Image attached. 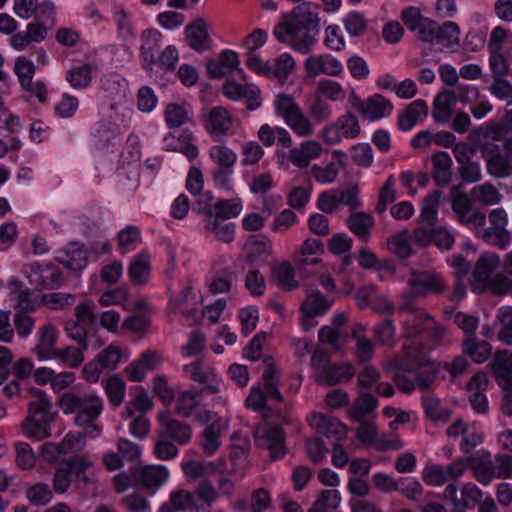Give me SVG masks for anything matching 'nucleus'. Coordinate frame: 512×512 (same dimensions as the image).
I'll use <instances>...</instances> for the list:
<instances>
[{"mask_svg":"<svg viewBox=\"0 0 512 512\" xmlns=\"http://www.w3.org/2000/svg\"><path fill=\"white\" fill-rule=\"evenodd\" d=\"M319 21L318 14L311 11L310 4L305 2L282 15L274 29V35L281 43L307 54L317 41Z\"/></svg>","mask_w":512,"mask_h":512,"instance_id":"1","label":"nucleus"},{"mask_svg":"<svg viewBox=\"0 0 512 512\" xmlns=\"http://www.w3.org/2000/svg\"><path fill=\"white\" fill-rule=\"evenodd\" d=\"M383 370H401L416 373L415 385L422 391L430 389L438 374V368L416 346L405 345L403 354L383 362Z\"/></svg>","mask_w":512,"mask_h":512,"instance_id":"2","label":"nucleus"},{"mask_svg":"<svg viewBox=\"0 0 512 512\" xmlns=\"http://www.w3.org/2000/svg\"><path fill=\"white\" fill-rule=\"evenodd\" d=\"M30 392L33 400L29 403L21 430L26 437L39 441L51 436V424L57 413L52 411V403L43 390L32 388Z\"/></svg>","mask_w":512,"mask_h":512,"instance_id":"3","label":"nucleus"},{"mask_svg":"<svg viewBox=\"0 0 512 512\" xmlns=\"http://www.w3.org/2000/svg\"><path fill=\"white\" fill-rule=\"evenodd\" d=\"M59 405L63 413L76 414V425L96 421L103 411V400L95 393L66 392L61 395Z\"/></svg>","mask_w":512,"mask_h":512,"instance_id":"4","label":"nucleus"},{"mask_svg":"<svg viewBox=\"0 0 512 512\" xmlns=\"http://www.w3.org/2000/svg\"><path fill=\"white\" fill-rule=\"evenodd\" d=\"M95 304L85 301L74 309V319L65 323L64 330L67 336L74 340L82 349L88 348V337L94 335L98 329Z\"/></svg>","mask_w":512,"mask_h":512,"instance_id":"5","label":"nucleus"},{"mask_svg":"<svg viewBox=\"0 0 512 512\" xmlns=\"http://www.w3.org/2000/svg\"><path fill=\"white\" fill-rule=\"evenodd\" d=\"M451 207L458 221L464 225H472L474 228L483 229L486 224L484 213L473 209V202L469 195L460 190L459 186H453L450 190Z\"/></svg>","mask_w":512,"mask_h":512,"instance_id":"6","label":"nucleus"},{"mask_svg":"<svg viewBox=\"0 0 512 512\" xmlns=\"http://www.w3.org/2000/svg\"><path fill=\"white\" fill-rule=\"evenodd\" d=\"M479 150L490 175L496 178L512 175V150H501L498 145L491 142L480 145Z\"/></svg>","mask_w":512,"mask_h":512,"instance_id":"7","label":"nucleus"},{"mask_svg":"<svg viewBox=\"0 0 512 512\" xmlns=\"http://www.w3.org/2000/svg\"><path fill=\"white\" fill-rule=\"evenodd\" d=\"M169 471L162 465H143L134 468L135 486L154 494L169 478Z\"/></svg>","mask_w":512,"mask_h":512,"instance_id":"8","label":"nucleus"},{"mask_svg":"<svg viewBox=\"0 0 512 512\" xmlns=\"http://www.w3.org/2000/svg\"><path fill=\"white\" fill-rule=\"evenodd\" d=\"M254 436L259 447L269 450L270 458L273 461L283 458L287 453L284 444L285 433L281 427L269 426L257 429Z\"/></svg>","mask_w":512,"mask_h":512,"instance_id":"9","label":"nucleus"},{"mask_svg":"<svg viewBox=\"0 0 512 512\" xmlns=\"http://www.w3.org/2000/svg\"><path fill=\"white\" fill-rule=\"evenodd\" d=\"M408 284L414 296H425L429 293L440 294L445 288L442 277L431 271L412 272Z\"/></svg>","mask_w":512,"mask_h":512,"instance_id":"10","label":"nucleus"},{"mask_svg":"<svg viewBox=\"0 0 512 512\" xmlns=\"http://www.w3.org/2000/svg\"><path fill=\"white\" fill-rule=\"evenodd\" d=\"M158 421L161 427L160 437L173 440L180 445L189 443L192 437V429L189 424L172 418L169 411L160 413Z\"/></svg>","mask_w":512,"mask_h":512,"instance_id":"11","label":"nucleus"},{"mask_svg":"<svg viewBox=\"0 0 512 512\" xmlns=\"http://www.w3.org/2000/svg\"><path fill=\"white\" fill-rule=\"evenodd\" d=\"M30 282L43 289H57L64 283L62 271L53 264L41 265L37 262L30 265Z\"/></svg>","mask_w":512,"mask_h":512,"instance_id":"12","label":"nucleus"},{"mask_svg":"<svg viewBox=\"0 0 512 512\" xmlns=\"http://www.w3.org/2000/svg\"><path fill=\"white\" fill-rule=\"evenodd\" d=\"M304 67L310 77L318 74L338 76L343 71L342 63L330 54L310 56L305 60Z\"/></svg>","mask_w":512,"mask_h":512,"instance_id":"13","label":"nucleus"},{"mask_svg":"<svg viewBox=\"0 0 512 512\" xmlns=\"http://www.w3.org/2000/svg\"><path fill=\"white\" fill-rule=\"evenodd\" d=\"M238 65V54L232 50H224L221 52L218 59H209L207 61L208 75L211 78L220 79L230 74L232 71L237 70L244 79V72L242 69L238 68Z\"/></svg>","mask_w":512,"mask_h":512,"instance_id":"14","label":"nucleus"},{"mask_svg":"<svg viewBox=\"0 0 512 512\" xmlns=\"http://www.w3.org/2000/svg\"><path fill=\"white\" fill-rule=\"evenodd\" d=\"M312 425L318 430V433L335 442H344L347 437V428L337 418L324 414H314L312 416Z\"/></svg>","mask_w":512,"mask_h":512,"instance_id":"15","label":"nucleus"},{"mask_svg":"<svg viewBox=\"0 0 512 512\" xmlns=\"http://www.w3.org/2000/svg\"><path fill=\"white\" fill-rule=\"evenodd\" d=\"M500 264V257L495 253H484L476 262L473 271L475 288L482 289L492 279L491 276Z\"/></svg>","mask_w":512,"mask_h":512,"instance_id":"16","label":"nucleus"},{"mask_svg":"<svg viewBox=\"0 0 512 512\" xmlns=\"http://www.w3.org/2000/svg\"><path fill=\"white\" fill-rule=\"evenodd\" d=\"M205 128L213 137L225 136L232 126V118L223 107H213L205 117Z\"/></svg>","mask_w":512,"mask_h":512,"instance_id":"17","label":"nucleus"},{"mask_svg":"<svg viewBox=\"0 0 512 512\" xmlns=\"http://www.w3.org/2000/svg\"><path fill=\"white\" fill-rule=\"evenodd\" d=\"M242 210L241 202L237 199L219 200L213 206H205L203 213L206 220L226 221L237 217Z\"/></svg>","mask_w":512,"mask_h":512,"instance_id":"18","label":"nucleus"},{"mask_svg":"<svg viewBox=\"0 0 512 512\" xmlns=\"http://www.w3.org/2000/svg\"><path fill=\"white\" fill-rule=\"evenodd\" d=\"M354 375V368L350 364H330L317 373L316 381L323 385L333 386L350 380Z\"/></svg>","mask_w":512,"mask_h":512,"instance_id":"19","label":"nucleus"},{"mask_svg":"<svg viewBox=\"0 0 512 512\" xmlns=\"http://www.w3.org/2000/svg\"><path fill=\"white\" fill-rule=\"evenodd\" d=\"M161 38V33L153 29L146 30L142 34V45L140 48V55L143 60V67L147 71H152L153 65L157 62L155 52L160 47Z\"/></svg>","mask_w":512,"mask_h":512,"instance_id":"20","label":"nucleus"},{"mask_svg":"<svg viewBox=\"0 0 512 512\" xmlns=\"http://www.w3.org/2000/svg\"><path fill=\"white\" fill-rule=\"evenodd\" d=\"M187 44L197 52L209 49V34L207 25L202 18L186 26L185 29Z\"/></svg>","mask_w":512,"mask_h":512,"instance_id":"21","label":"nucleus"},{"mask_svg":"<svg viewBox=\"0 0 512 512\" xmlns=\"http://www.w3.org/2000/svg\"><path fill=\"white\" fill-rule=\"evenodd\" d=\"M461 348L465 356H468L473 362L478 364L485 362L492 352L491 345L485 340H478L476 335L463 337Z\"/></svg>","mask_w":512,"mask_h":512,"instance_id":"22","label":"nucleus"},{"mask_svg":"<svg viewBox=\"0 0 512 512\" xmlns=\"http://www.w3.org/2000/svg\"><path fill=\"white\" fill-rule=\"evenodd\" d=\"M56 260L73 271H79L86 266L88 258L84 246L73 242L67 246L62 255L56 257Z\"/></svg>","mask_w":512,"mask_h":512,"instance_id":"23","label":"nucleus"},{"mask_svg":"<svg viewBox=\"0 0 512 512\" xmlns=\"http://www.w3.org/2000/svg\"><path fill=\"white\" fill-rule=\"evenodd\" d=\"M492 369L501 381L504 389H512V352L498 351L495 354Z\"/></svg>","mask_w":512,"mask_h":512,"instance_id":"24","label":"nucleus"},{"mask_svg":"<svg viewBox=\"0 0 512 512\" xmlns=\"http://www.w3.org/2000/svg\"><path fill=\"white\" fill-rule=\"evenodd\" d=\"M391 110L392 104L380 94L371 96L359 106L360 113L370 120L382 118L388 115Z\"/></svg>","mask_w":512,"mask_h":512,"instance_id":"25","label":"nucleus"},{"mask_svg":"<svg viewBox=\"0 0 512 512\" xmlns=\"http://www.w3.org/2000/svg\"><path fill=\"white\" fill-rule=\"evenodd\" d=\"M432 177L436 185L446 186L452 179V159L449 154L439 151L432 156Z\"/></svg>","mask_w":512,"mask_h":512,"instance_id":"26","label":"nucleus"},{"mask_svg":"<svg viewBox=\"0 0 512 512\" xmlns=\"http://www.w3.org/2000/svg\"><path fill=\"white\" fill-rule=\"evenodd\" d=\"M264 370L262 374V378L264 381V394L267 398H272L281 402L283 400V396L278 389V380L279 377L277 375V370L273 362V358L267 356L263 360Z\"/></svg>","mask_w":512,"mask_h":512,"instance_id":"27","label":"nucleus"},{"mask_svg":"<svg viewBox=\"0 0 512 512\" xmlns=\"http://www.w3.org/2000/svg\"><path fill=\"white\" fill-rule=\"evenodd\" d=\"M128 274L134 285H144L149 280L150 254L144 250L139 253L129 265Z\"/></svg>","mask_w":512,"mask_h":512,"instance_id":"28","label":"nucleus"},{"mask_svg":"<svg viewBox=\"0 0 512 512\" xmlns=\"http://www.w3.org/2000/svg\"><path fill=\"white\" fill-rule=\"evenodd\" d=\"M450 87L451 89H446L438 93L437 105L441 104L444 107H453L457 102L467 103L470 101L469 94L476 91L475 88L461 83Z\"/></svg>","mask_w":512,"mask_h":512,"instance_id":"29","label":"nucleus"},{"mask_svg":"<svg viewBox=\"0 0 512 512\" xmlns=\"http://www.w3.org/2000/svg\"><path fill=\"white\" fill-rule=\"evenodd\" d=\"M428 107L424 100L411 102L399 115L398 126L402 131H409L418 121L421 115L426 116Z\"/></svg>","mask_w":512,"mask_h":512,"instance_id":"30","label":"nucleus"},{"mask_svg":"<svg viewBox=\"0 0 512 512\" xmlns=\"http://www.w3.org/2000/svg\"><path fill=\"white\" fill-rule=\"evenodd\" d=\"M56 343V331L55 328L50 325H44L39 331V343L34 348L35 353L39 359H51L54 352L57 350L54 348Z\"/></svg>","mask_w":512,"mask_h":512,"instance_id":"31","label":"nucleus"},{"mask_svg":"<svg viewBox=\"0 0 512 512\" xmlns=\"http://www.w3.org/2000/svg\"><path fill=\"white\" fill-rule=\"evenodd\" d=\"M469 467L473 470L478 482L487 485L493 478H497L494 460L489 458L469 457Z\"/></svg>","mask_w":512,"mask_h":512,"instance_id":"32","label":"nucleus"},{"mask_svg":"<svg viewBox=\"0 0 512 512\" xmlns=\"http://www.w3.org/2000/svg\"><path fill=\"white\" fill-rule=\"evenodd\" d=\"M333 300H329L320 291L309 293L301 306L302 313L310 315H324L331 307Z\"/></svg>","mask_w":512,"mask_h":512,"instance_id":"33","label":"nucleus"},{"mask_svg":"<svg viewBox=\"0 0 512 512\" xmlns=\"http://www.w3.org/2000/svg\"><path fill=\"white\" fill-rule=\"evenodd\" d=\"M377 399L370 393H362L350 408L349 413L354 421H364L377 407Z\"/></svg>","mask_w":512,"mask_h":512,"instance_id":"34","label":"nucleus"},{"mask_svg":"<svg viewBox=\"0 0 512 512\" xmlns=\"http://www.w3.org/2000/svg\"><path fill=\"white\" fill-rule=\"evenodd\" d=\"M373 223V217L363 212L353 213L347 219L349 229L362 240L368 239Z\"/></svg>","mask_w":512,"mask_h":512,"instance_id":"35","label":"nucleus"},{"mask_svg":"<svg viewBox=\"0 0 512 512\" xmlns=\"http://www.w3.org/2000/svg\"><path fill=\"white\" fill-rule=\"evenodd\" d=\"M323 252V243L319 239H307L300 247L299 255L294 259L296 265H316L319 262L318 258H309L311 255L320 254Z\"/></svg>","mask_w":512,"mask_h":512,"instance_id":"36","label":"nucleus"},{"mask_svg":"<svg viewBox=\"0 0 512 512\" xmlns=\"http://www.w3.org/2000/svg\"><path fill=\"white\" fill-rule=\"evenodd\" d=\"M294 276V268L288 262H283L272 270L273 280L284 290L289 291L298 287Z\"/></svg>","mask_w":512,"mask_h":512,"instance_id":"37","label":"nucleus"},{"mask_svg":"<svg viewBox=\"0 0 512 512\" xmlns=\"http://www.w3.org/2000/svg\"><path fill=\"white\" fill-rule=\"evenodd\" d=\"M220 435L221 429L218 423H212L204 429L201 442L204 454L210 456L219 449L221 445Z\"/></svg>","mask_w":512,"mask_h":512,"instance_id":"38","label":"nucleus"},{"mask_svg":"<svg viewBox=\"0 0 512 512\" xmlns=\"http://www.w3.org/2000/svg\"><path fill=\"white\" fill-rule=\"evenodd\" d=\"M165 121L169 128H178L189 121V111L183 105L170 103L165 107Z\"/></svg>","mask_w":512,"mask_h":512,"instance_id":"39","label":"nucleus"},{"mask_svg":"<svg viewBox=\"0 0 512 512\" xmlns=\"http://www.w3.org/2000/svg\"><path fill=\"white\" fill-rule=\"evenodd\" d=\"M92 69L93 66L91 64H84L79 67H74L67 72L66 80L73 88H85L92 80Z\"/></svg>","mask_w":512,"mask_h":512,"instance_id":"40","label":"nucleus"},{"mask_svg":"<svg viewBox=\"0 0 512 512\" xmlns=\"http://www.w3.org/2000/svg\"><path fill=\"white\" fill-rule=\"evenodd\" d=\"M471 193L478 202L487 206L498 204L501 200V194L495 186L489 182L475 186L471 190Z\"/></svg>","mask_w":512,"mask_h":512,"instance_id":"41","label":"nucleus"},{"mask_svg":"<svg viewBox=\"0 0 512 512\" xmlns=\"http://www.w3.org/2000/svg\"><path fill=\"white\" fill-rule=\"evenodd\" d=\"M441 195L442 192L440 190H434L424 198L420 216L423 222H426L429 225H433L435 223Z\"/></svg>","mask_w":512,"mask_h":512,"instance_id":"42","label":"nucleus"},{"mask_svg":"<svg viewBox=\"0 0 512 512\" xmlns=\"http://www.w3.org/2000/svg\"><path fill=\"white\" fill-rule=\"evenodd\" d=\"M346 31L352 37H362L367 31V20L362 12H350L344 19Z\"/></svg>","mask_w":512,"mask_h":512,"instance_id":"43","label":"nucleus"},{"mask_svg":"<svg viewBox=\"0 0 512 512\" xmlns=\"http://www.w3.org/2000/svg\"><path fill=\"white\" fill-rule=\"evenodd\" d=\"M14 449L16 454L15 461L19 468L23 470H29L35 466L36 455L28 443L16 442Z\"/></svg>","mask_w":512,"mask_h":512,"instance_id":"44","label":"nucleus"},{"mask_svg":"<svg viewBox=\"0 0 512 512\" xmlns=\"http://www.w3.org/2000/svg\"><path fill=\"white\" fill-rule=\"evenodd\" d=\"M422 405L427 417L433 421L447 420L450 416V411L442 407L440 400L436 397L424 396Z\"/></svg>","mask_w":512,"mask_h":512,"instance_id":"45","label":"nucleus"},{"mask_svg":"<svg viewBox=\"0 0 512 512\" xmlns=\"http://www.w3.org/2000/svg\"><path fill=\"white\" fill-rule=\"evenodd\" d=\"M205 228L224 243H231L234 239L235 225L231 222L206 220Z\"/></svg>","mask_w":512,"mask_h":512,"instance_id":"46","label":"nucleus"},{"mask_svg":"<svg viewBox=\"0 0 512 512\" xmlns=\"http://www.w3.org/2000/svg\"><path fill=\"white\" fill-rule=\"evenodd\" d=\"M26 496L33 505H46L53 498L52 490L46 483H36L29 487Z\"/></svg>","mask_w":512,"mask_h":512,"instance_id":"47","label":"nucleus"},{"mask_svg":"<svg viewBox=\"0 0 512 512\" xmlns=\"http://www.w3.org/2000/svg\"><path fill=\"white\" fill-rule=\"evenodd\" d=\"M436 30L437 37L435 38V41L438 44L449 47L452 44L458 43L460 31L456 23L448 21L441 26L437 24Z\"/></svg>","mask_w":512,"mask_h":512,"instance_id":"48","label":"nucleus"},{"mask_svg":"<svg viewBox=\"0 0 512 512\" xmlns=\"http://www.w3.org/2000/svg\"><path fill=\"white\" fill-rule=\"evenodd\" d=\"M85 350L86 349H82L80 346L78 348L70 346L65 349H57L52 358L58 359L68 366L75 368L82 364L84 360L83 351Z\"/></svg>","mask_w":512,"mask_h":512,"instance_id":"49","label":"nucleus"},{"mask_svg":"<svg viewBox=\"0 0 512 512\" xmlns=\"http://www.w3.org/2000/svg\"><path fill=\"white\" fill-rule=\"evenodd\" d=\"M105 391L109 401L114 406H119L124 399L125 383L119 376L113 375L107 379Z\"/></svg>","mask_w":512,"mask_h":512,"instance_id":"50","label":"nucleus"},{"mask_svg":"<svg viewBox=\"0 0 512 512\" xmlns=\"http://www.w3.org/2000/svg\"><path fill=\"white\" fill-rule=\"evenodd\" d=\"M14 71L19 78L22 88L30 86L35 74V65L26 57H18L15 61Z\"/></svg>","mask_w":512,"mask_h":512,"instance_id":"51","label":"nucleus"},{"mask_svg":"<svg viewBox=\"0 0 512 512\" xmlns=\"http://www.w3.org/2000/svg\"><path fill=\"white\" fill-rule=\"evenodd\" d=\"M210 158L222 167H233L237 160V155L234 151L224 145H216L210 149Z\"/></svg>","mask_w":512,"mask_h":512,"instance_id":"52","label":"nucleus"},{"mask_svg":"<svg viewBox=\"0 0 512 512\" xmlns=\"http://www.w3.org/2000/svg\"><path fill=\"white\" fill-rule=\"evenodd\" d=\"M285 122L296 134L300 136H308L313 133V128L309 119L300 109L286 118Z\"/></svg>","mask_w":512,"mask_h":512,"instance_id":"53","label":"nucleus"},{"mask_svg":"<svg viewBox=\"0 0 512 512\" xmlns=\"http://www.w3.org/2000/svg\"><path fill=\"white\" fill-rule=\"evenodd\" d=\"M388 249L391 253L405 259L411 254V247L405 231L398 235L392 236L387 242Z\"/></svg>","mask_w":512,"mask_h":512,"instance_id":"54","label":"nucleus"},{"mask_svg":"<svg viewBox=\"0 0 512 512\" xmlns=\"http://www.w3.org/2000/svg\"><path fill=\"white\" fill-rule=\"evenodd\" d=\"M498 317L502 324L498 339L506 345H512V307L501 308Z\"/></svg>","mask_w":512,"mask_h":512,"instance_id":"55","label":"nucleus"},{"mask_svg":"<svg viewBox=\"0 0 512 512\" xmlns=\"http://www.w3.org/2000/svg\"><path fill=\"white\" fill-rule=\"evenodd\" d=\"M482 238L485 242L494 245L500 249H504L510 243L511 237L507 229H483Z\"/></svg>","mask_w":512,"mask_h":512,"instance_id":"56","label":"nucleus"},{"mask_svg":"<svg viewBox=\"0 0 512 512\" xmlns=\"http://www.w3.org/2000/svg\"><path fill=\"white\" fill-rule=\"evenodd\" d=\"M395 199L396 191L394 189V178L393 175H391L380 190L378 202L375 208L376 212L380 214L383 213L386 210L387 205L394 202Z\"/></svg>","mask_w":512,"mask_h":512,"instance_id":"57","label":"nucleus"},{"mask_svg":"<svg viewBox=\"0 0 512 512\" xmlns=\"http://www.w3.org/2000/svg\"><path fill=\"white\" fill-rule=\"evenodd\" d=\"M336 124L345 138H355L361 130L357 117L352 113L341 116Z\"/></svg>","mask_w":512,"mask_h":512,"instance_id":"58","label":"nucleus"},{"mask_svg":"<svg viewBox=\"0 0 512 512\" xmlns=\"http://www.w3.org/2000/svg\"><path fill=\"white\" fill-rule=\"evenodd\" d=\"M342 93L343 89L340 83L331 79L320 80L316 88L317 96H324L331 101L338 100Z\"/></svg>","mask_w":512,"mask_h":512,"instance_id":"59","label":"nucleus"},{"mask_svg":"<svg viewBox=\"0 0 512 512\" xmlns=\"http://www.w3.org/2000/svg\"><path fill=\"white\" fill-rule=\"evenodd\" d=\"M174 511H184L194 505V494L191 492L179 489L171 493L170 501L167 503Z\"/></svg>","mask_w":512,"mask_h":512,"instance_id":"60","label":"nucleus"},{"mask_svg":"<svg viewBox=\"0 0 512 512\" xmlns=\"http://www.w3.org/2000/svg\"><path fill=\"white\" fill-rule=\"evenodd\" d=\"M141 241L140 231L135 226H127L118 234V244L123 253Z\"/></svg>","mask_w":512,"mask_h":512,"instance_id":"61","label":"nucleus"},{"mask_svg":"<svg viewBox=\"0 0 512 512\" xmlns=\"http://www.w3.org/2000/svg\"><path fill=\"white\" fill-rule=\"evenodd\" d=\"M32 16L35 17V22L51 27L55 23V6L50 1L38 3Z\"/></svg>","mask_w":512,"mask_h":512,"instance_id":"62","label":"nucleus"},{"mask_svg":"<svg viewBox=\"0 0 512 512\" xmlns=\"http://www.w3.org/2000/svg\"><path fill=\"white\" fill-rule=\"evenodd\" d=\"M294 67L295 61L293 57L288 53H283L275 60L274 68H272L271 73H273L277 79L283 80L293 71Z\"/></svg>","mask_w":512,"mask_h":512,"instance_id":"63","label":"nucleus"},{"mask_svg":"<svg viewBox=\"0 0 512 512\" xmlns=\"http://www.w3.org/2000/svg\"><path fill=\"white\" fill-rule=\"evenodd\" d=\"M193 494L207 506H210L218 498L217 490L207 479L199 482Z\"/></svg>","mask_w":512,"mask_h":512,"instance_id":"64","label":"nucleus"}]
</instances>
